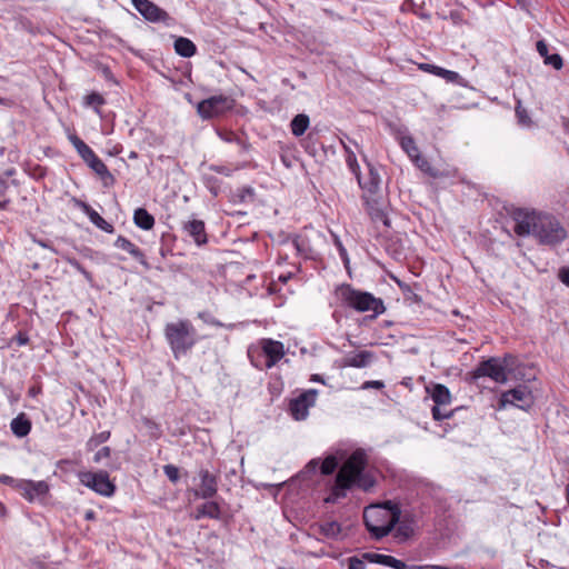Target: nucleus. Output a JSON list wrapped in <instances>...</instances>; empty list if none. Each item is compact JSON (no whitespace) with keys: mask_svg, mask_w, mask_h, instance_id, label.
I'll return each mask as SVG.
<instances>
[{"mask_svg":"<svg viewBox=\"0 0 569 569\" xmlns=\"http://www.w3.org/2000/svg\"><path fill=\"white\" fill-rule=\"evenodd\" d=\"M512 219L515 221L513 231L517 236L532 234L541 244L556 246L567 238L566 229L551 214L518 208L513 210Z\"/></svg>","mask_w":569,"mask_h":569,"instance_id":"obj_1","label":"nucleus"},{"mask_svg":"<svg viewBox=\"0 0 569 569\" xmlns=\"http://www.w3.org/2000/svg\"><path fill=\"white\" fill-rule=\"evenodd\" d=\"M367 463V455L362 449L353 451L338 471L327 501H336L346 497L347 490L351 489L352 486L366 491L373 488L376 485L375 478L365 472Z\"/></svg>","mask_w":569,"mask_h":569,"instance_id":"obj_2","label":"nucleus"},{"mask_svg":"<svg viewBox=\"0 0 569 569\" xmlns=\"http://www.w3.org/2000/svg\"><path fill=\"white\" fill-rule=\"evenodd\" d=\"M400 507L388 500L381 505L367 507L363 511V521L367 530L375 539L388 536L399 522Z\"/></svg>","mask_w":569,"mask_h":569,"instance_id":"obj_3","label":"nucleus"},{"mask_svg":"<svg viewBox=\"0 0 569 569\" xmlns=\"http://www.w3.org/2000/svg\"><path fill=\"white\" fill-rule=\"evenodd\" d=\"M164 337L174 359L187 355L198 342L197 330L189 320L169 322L164 327Z\"/></svg>","mask_w":569,"mask_h":569,"instance_id":"obj_4","label":"nucleus"},{"mask_svg":"<svg viewBox=\"0 0 569 569\" xmlns=\"http://www.w3.org/2000/svg\"><path fill=\"white\" fill-rule=\"evenodd\" d=\"M336 293L339 300L349 308L358 312L372 311L371 319L377 318L386 311L383 301L376 298L370 292L355 289L351 284H341L337 288Z\"/></svg>","mask_w":569,"mask_h":569,"instance_id":"obj_5","label":"nucleus"},{"mask_svg":"<svg viewBox=\"0 0 569 569\" xmlns=\"http://www.w3.org/2000/svg\"><path fill=\"white\" fill-rule=\"evenodd\" d=\"M69 140L81 159L101 179L103 186H113L116 182L113 174L109 171L104 162L94 153V151L77 134L69 136Z\"/></svg>","mask_w":569,"mask_h":569,"instance_id":"obj_6","label":"nucleus"},{"mask_svg":"<svg viewBox=\"0 0 569 569\" xmlns=\"http://www.w3.org/2000/svg\"><path fill=\"white\" fill-rule=\"evenodd\" d=\"M510 360H512L511 355H506L502 358L491 357L482 360L469 372V380L475 382L480 378L488 377L497 383H505L508 380L507 367L510 365Z\"/></svg>","mask_w":569,"mask_h":569,"instance_id":"obj_7","label":"nucleus"},{"mask_svg":"<svg viewBox=\"0 0 569 569\" xmlns=\"http://www.w3.org/2000/svg\"><path fill=\"white\" fill-rule=\"evenodd\" d=\"M78 478L81 485L101 496L111 497L116 491V485L110 480L107 471H80Z\"/></svg>","mask_w":569,"mask_h":569,"instance_id":"obj_8","label":"nucleus"},{"mask_svg":"<svg viewBox=\"0 0 569 569\" xmlns=\"http://www.w3.org/2000/svg\"><path fill=\"white\" fill-rule=\"evenodd\" d=\"M234 100L230 97L218 94L201 100L197 106V112L203 120L219 117L233 108Z\"/></svg>","mask_w":569,"mask_h":569,"instance_id":"obj_9","label":"nucleus"},{"mask_svg":"<svg viewBox=\"0 0 569 569\" xmlns=\"http://www.w3.org/2000/svg\"><path fill=\"white\" fill-rule=\"evenodd\" d=\"M318 391L309 389L300 393L289 402V411L295 420H305L308 417L309 409L316 405Z\"/></svg>","mask_w":569,"mask_h":569,"instance_id":"obj_10","label":"nucleus"},{"mask_svg":"<svg viewBox=\"0 0 569 569\" xmlns=\"http://www.w3.org/2000/svg\"><path fill=\"white\" fill-rule=\"evenodd\" d=\"M134 9L148 21L157 23L163 22L164 24H169L171 21V17L169 13L158 7L150 0H131Z\"/></svg>","mask_w":569,"mask_h":569,"instance_id":"obj_11","label":"nucleus"},{"mask_svg":"<svg viewBox=\"0 0 569 569\" xmlns=\"http://www.w3.org/2000/svg\"><path fill=\"white\" fill-rule=\"evenodd\" d=\"M499 407L506 408L508 405L520 409H527L532 405V395L526 386H518L515 389L503 392L499 400Z\"/></svg>","mask_w":569,"mask_h":569,"instance_id":"obj_12","label":"nucleus"},{"mask_svg":"<svg viewBox=\"0 0 569 569\" xmlns=\"http://www.w3.org/2000/svg\"><path fill=\"white\" fill-rule=\"evenodd\" d=\"M17 490L29 501L44 498L49 492V485L41 481L20 479L17 483Z\"/></svg>","mask_w":569,"mask_h":569,"instance_id":"obj_13","label":"nucleus"},{"mask_svg":"<svg viewBox=\"0 0 569 569\" xmlns=\"http://www.w3.org/2000/svg\"><path fill=\"white\" fill-rule=\"evenodd\" d=\"M259 357H266L267 369L272 368L284 356L283 343L272 339H262Z\"/></svg>","mask_w":569,"mask_h":569,"instance_id":"obj_14","label":"nucleus"},{"mask_svg":"<svg viewBox=\"0 0 569 569\" xmlns=\"http://www.w3.org/2000/svg\"><path fill=\"white\" fill-rule=\"evenodd\" d=\"M200 487L196 491V496L202 499H210L217 495L218 491V477L211 473L208 469L199 471Z\"/></svg>","mask_w":569,"mask_h":569,"instance_id":"obj_15","label":"nucleus"},{"mask_svg":"<svg viewBox=\"0 0 569 569\" xmlns=\"http://www.w3.org/2000/svg\"><path fill=\"white\" fill-rule=\"evenodd\" d=\"M357 181L359 187L363 190V196H377L381 178L378 171L371 166L368 164V176L361 177V173L357 177Z\"/></svg>","mask_w":569,"mask_h":569,"instance_id":"obj_16","label":"nucleus"},{"mask_svg":"<svg viewBox=\"0 0 569 569\" xmlns=\"http://www.w3.org/2000/svg\"><path fill=\"white\" fill-rule=\"evenodd\" d=\"M182 230L199 247H201L208 242L206 226L202 220L192 219V220L186 221L183 223Z\"/></svg>","mask_w":569,"mask_h":569,"instance_id":"obj_17","label":"nucleus"},{"mask_svg":"<svg viewBox=\"0 0 569 569\" xmlns=\"http://www.w3.org/2000/svg\"><path fill=\"white\" fill-rule=\"evenodd\" d=\"M366 209L371 220L375 222L381 221L386 227H389L390 221L386 214L382 203L377 196H362Z\"/></svg>","mask_w":569,"mask_h":569,"instance_id":"obj_18","label":"nucleus"},{"mask_svg":"<svg viewBox=\"0 0 569 569\" xmlns=\"http://www.w3.org/2000/svg\"><path fill=\"white\" fill-rule=\"evenodd\" d=\"M73 202L79 209H81L88 216L90 221L97 228H99L100 230H102L107 233L114 232L113 226L110 222L106 221L94 209L91 208L90 204H88L87 202H84L82 200L76 199V198L73 199Z\"/></svg>","mask_w":569,"mask_h":569,"instance_id":"obj_19","label":"nucleus"},{"mask_svg":"<svg viewBox=\"0 0 569 569\" xmlns=\"http://www.w3.org/2000/svg\"><path fill=\"white\" fill-rule=\"evenodd\" d=\"M114 246L121 250L127 251L133 259H136L146 270H149L151 266L146 259L144 253L128 238L119 236L114 241Z\"/></svg>","mask_w":569,"mask_h":569,"instance_id":"obj_20","label":"nucleus"},{"mask_svg":"<svg viewBox=\"0 0 569 569\" xmlns=\"http://www.w3.org/2000/svg\"><path fill=\"white\" fill-rule=\"evenodd\" d=\"M376 358L372 351L362 350L357 353H349L343 358L345 367L366 368Z\"/></svg>","mask_w":569,"mask_h":569,"instance_id":"obj_21","label":"nucleus"},{"mask_svg":"<svg viewBox=\"0 0 569 569\" xmlns=\"http://www.w3.org/2000/svg\"><path fill=\"white\" fill-rule=\"evenodd\" d=\"M538 53L543 58V62L547 66L553 67L556 70H560L563 67V60L560 54H549L548 44L543 40H539L536 43Z\"/></svg>","mask_w":569,"mask_h":569,"instance_id":"obj_22","label":"nucleus"},{"mask_svg":"<svg viewBox=\"0 0 569 569\" xmlns=\"http://www.w3.org/2000/svg\"><path fill=\"white\" fill-rule=\"evenodd\" d=\"M31 420L24 412L19 413L10 423L12 433L18 438L28 436L31 431Z\"/></svg>","mask_w":569,"mask_h":569,"instance_id":"obj_23","label":"nucleus"},{"mask_svg":"<svg viewBox=\"0 0 569 569\" xmlns=\"http://www.w3.org/2000/svg\"><path fill=\"white\" fill-rule=\"evenodd\" d=\"M427 391L436 403L435 406H447L452 400L451 393L445 385L435 383L431 388L428 387Z\"/></svg>","mask_w":569,"mask_h":569,"instance_id":"obj_24","label":"nucleus"},{"mask_svg":"<svg viewBox=\"0 0 569 569\" xmlns=\"http://www.w3.org/2000/svg\"><path fill=\"white\" fill-rule=\"evenodd\" d=\"M204 517L216 520L221 519V508L219 503L216 501H208L198 507L194 515V519L199 520Z\"/></svg>","mask_w":569,"mask_h":569,"instance_id":"obj_25","label":"nucleus"},{"mask_svg":"<svg viewBox=\"0 0 569 569\" xmlns=\"http://www.w3.org/2000/svg\"><path fill=\"white\" fill-rule=\"evenodd\" d=\"M174 50L179 56L190 58L196 54L197 47L190 39L179 37L174 40Z\"/></svg>","mask_w":569,"mask_h":569,"instance_id":"obj_26","label":"nucleus"},{"mask_svg":"<svg viewBox=\"0 0 569 569\" xmlns=\"http://www.w3.org/2000/svg\"><path fill=\"white\" fill-rule=\"evenodd\" d=\"M133 222L143 230H150L154 226V218L144 208H138L133 212Z\"/></svg>","mask_w":569,"mask_h":569,"instance_id":"obj_27","label":"nucleus"},{"mask_svg":"<svg viewBox=\"0 0 569 569\" xmlns=\"http://www.w3.org/2000/svg\"><path fill=\"white\" fill-rule=\"evenodd\" d=\"M310 123L309 117L305 113L297 114L290 122L291 132L296 137H301Z\"/></svg>","mask_w":569,"mask_h":569,"instance_id":"obj_28","label":"nucleus"},{"mask_svg":"<svg viewBox=\"0 0 569 569\" xmlns=\"http://www.w3.org/2000/svg\"><path fill=\"white\" fill-rule=\"evenodd\" d=\"M400 146L411 160L420 154L419 148L411 136L401 137Z\"/></svg>","mask_w":569,"mask_h":569,"instance_id":"obj_29","label":"nucleus"},{"mask_svg":"<svg viewBox=\"0 0 569 569\" xmlns=\"http://www.w3.org/2000/svg\"><path fill=\"white\" fill-rule=\"evenodd\" d=\"M412 161L421 171H423L428 176H430L432 178L439 177L438 170L435 169L430 164V162L425 157H422L421 154H418V157L413 158Z\"/></svg>","mask_w":569,"mask_h":569,"instance_id":"obj_30","label":"nucleus"},{"mask_svg":"<svg viewBox=\"0 0 569 569\" xmlns=\"http://www.w3.org/2000/svg\"><path fill=\"white\" fill-rule=\"evenodd\" d=\"M319 530L320 533L327 538H337L341 532L340 525L336 521H329L320 525Z\"/></svg>","mask_w":569,"mask_h":569,"instance_id":"obj_31","label":"nucleus"},{"mask_svg":"<svg viewBox=\"0 0 569 569\" xmlns=\"http://www.w3.org/2000/svg\"><path fill=\"white\" fill-rule=\"evenodd\" d=\"M84 99V103L87 106L92 107L98 114L101 113L100 107L106 103V99L102 94H100L99 92H91L88 96H86Z\"/></svg>","mask_w":569,"mask_h":569,"instance_id":"obj_32","label":"nucleus"},{"mask_svg":"<svg viewBox=\"0 0 569 569\" xmlns=\"http://www.w3.org/2000/svg\"><path fill=\"white\" fill-rule=\"evenodd\" d=\"M110 438V431H102L100 433L93 435L88 441H87V449L93 450L99 445L106 442Z\"/></svg>","mask_w":569,"mask_h":569,"instance_id":"obj_33","label":"nucleus"},{"mask_svg":"<svg viewBox=\"0 0 569 569\" xmlns=\"http://www.w3.org/2000/svg\"><path fill=\"white\" fill-rule=\"evenodd\" d=\"M259 349L249 348L248 350V357L252 363L253 367H256L259 370L267 369V360L266 357H259L257 352H259Z\"/></svg>","mask_w":569,"mask_h":569,"instance_id":"obj_34","label":"nucleus"},{"mask_svg":"<svg viewBox=\"0 0 569 569\" xmlns=\"http://www.w3.org/2000/svg\"><path fill=\"white\" fill-rule=\"evenodd\" d=\"M433 74L443 78L447 82H458L460 79V74L458 72L447 70L438 66L436 67Z\"/></svg>","mask_w":569,"mask_h":569,"instance_id":"obj_35","label":"nucleus"},{"mask_svg":"<svg viewBox=\"0 0 569 569\" xmlns=\"http://www.w3.org/2000/svg\"><path fill=\"white\" fill-rule=\"evenodd\" d=\"M338 467V460L335 456L327 457L320 467L321 473L325 476L331 475Z\"/></svg>","mask_w":569,"mask_h":569,"instance_id":"obj_36","label":"nucleus"},{"mask_svg":"<svg viewBox=\"0 0 569 569\" xmlns=\"http://www.w3.org/2000/svg\"><path fill=\"white\" fill-rule=\"evenodd\" d=\"M413 535V528L411 525L406 522H400L398 527L396 528V538L400 540H407Z\"/></svg>","mask_w":569,"mask_h":569,"instance_id":"obj_37","label":"nucleus"},{"mask_svg":"<svg viewBox=\"0 0 569 569\" xmlns=\"http://www.w3.org/2000/svg\"><path fill=\"white\" fill-rule=\"evenodd\" d=\"M66 261L77 271H79L88 280H92V274L89 272L76 258L66 257Z\"/></svg>","mask_w":569,"mask_h":569,"instance_id":"obj_38","label":"nucleus"},{"mask_svg":"<svg viewBox=\"0 0 569 569\" xmlns=\"http://www.w3.org/2000/svg\"><path fill=\"white\" fill-rule=\"evenodd\" d=\"M363 559H366V560H368L369 562H372V563H379V565L387 566L388 559H389V555H381V553H375V552H366V553H363Z\"/></svg>","mask_w":569,"mask_h":569,"instance_id":"obj_39","label":"nucleus"},{"mask_svg":"<svg viewBox=\"0 0 569 569\" xmlns=\"http://www.w3.org/2000/svg\"><path fill=\"white\" fill-rule=\"evenodd\" d=\"M440 407L441 406H433L432 409H431L432 418L436 421H441V420H445V419H449V418H451L453 416V410L443 411Z\"/></svg>","mask_w":569,"mask_h":569,"instance_id":"obj_40","label":"nucleus"},{"mask_svg":"<svg viewBox=\"0 0 569 569\" xmlns=\"http://www.w3.org/2000/svg\"><path fill=\"white\" fill-rule=\"evenodd\" d=\"M203 181L211 193L217 196L220 191L219 180L213 176H204Z\"/></svg>","mask_w":569,"mask_h":569,"instance_id":"obj_41","label":"nucleus"},{"mask_svg":"<svg viewBox=\"0 0 569 569\" xmlns=\"http://www.w3.org/2000/svg\"><path fill=\"white\" fill-rule=\"evenodd\" d=\"M346 162L351 172L356 176V178L360 174V167L358 164L357 158L355 152H349V154L346 156Z\"/></svg>","mask_w":569,"mask_h":569,"instance_id":"obj_42","label":"nucleus"},{"mask_svg":"<svg viewBox=\"0 0 569 569\" xmlns=\"http://www.w3.org/2000/svg\"><path fill=\"white\" fill-rule=\"evenodd\" d=\"M163 472L171 482L176 483L179 480L180 473L178 467L173 465H166L163 467Z\"/></svg>","mask_w":569,"mask_h":569,"instance_id":"obj_43","label":"nucleus"},{"mask_svg":"<svg viewBox=\"0 0 569 569\" xmlns=\"http://www.w3.org/2000/svg\"><path fill=\"white\" fill-rule=\"evenodd\" d=\"M254 191L251 187H241L237 190L236 197L239 198V202H246L248 198L252 199Z\"/></svg>","mask_w":569,"mask_h":569,"instance_id":"obj_44","label":"nucleus"},{"mask_svg":"<svg viewBox=\"0 0 569 569\" xmlns=\"http://www.w3.org/2000/svg\"><path fill=\"white\" fill-rule=\"evenodd\" d=\"M111 455V449L109 447H102L101 449H99L94 457H93V461L96 463H99L101 462L103 459H108Z\"/></svg>","mask_w":569,"mask_h":569,"instance_id":"obj_45","label":"nucleus"},{"mask_svg":"<svg viewBox=\"0 0 569 569\" xmlns=\"http://www.w3.org/2000/svg\"><path fill=\"white\" fill-rule=\"evenodd\" d=\"M516 114L520 123L528 124L530 122V118L528 116L527 110L522 108L520 103H518V106L516 107Z\"/></svg>","mask_w":569,"mask_h":569,"instance_id":"obj_46","label":"nucleus"},{"mask_svg":"<svg viewBox=\"0 0 569 569\" xmlns=\"http://www.w3.org/2000/svg\"><path fill=\"white\" fill-rule=\"evenodd\" d=\"M365 560L366 559H360L358 557H350L348 559V568L349 569H365L366 565H365Z\"/></svg>","mask_w":569,"mask_h":569,"instance_id":"obj_47","label":"nucleus"},{"mask_svg":"<svg viewBox=\"0 0 569 569\" xmlns=\"http://www.w3.org/2000/svg\"><path fill=\"white\" fill-rule=\"evenodd\" d=\"M387 566L391 567L393 569H409L410 568L407 566L406 562H403L402 560H399L392 556H389Z\"/></svg>","mask_w":569,"mask_h":569,"instance_id":"obj_48","label":"nucleus"},{"mask_svg":"<svg viewBox=\"0 0 569 569\" xmlns=\"http://www.w3.org/2000/svg\"><path fill=\"white\" fill-rule=\"evenodd\" d=\"M387 566L391 567L393 569H409L410 568L407 566L406 562H403L402 560H399L392 556H389Z\"/></svg>","mask_w":569,"mask_h":569,"instance_id":"obj_49","label":"nucleus"},{"mask_svg":"<svg viewBox=\"0 0 569 569\" xmlns=\"http://www.w3.org/2000/svg\"><path fill=\"white\" fill-rule=\"evenodd\" d=\"M12 340L18 345V346H24L29 342V337L26 332L23 331H18V333L12 338Z\"/></svg>","mask_w":569,"mask_h":569,"instance_id":"obj_50","label":"nucleus"},{"mask_svg":"<svg viewBox=\"0 0 569 569\" xmlns=\"http://www.w3.org/2000/svg\"><path fill=\"white\" fill-rule=\"evenodd\" d=\"M558 278L563 284L569 287V267L561 268L559 270Z\"/></svg>","mask_w":569,"mask_h":569,"instance_id":"obj_51","label":"nucleus"},{"mask_svg":"<svg viewBox=\"0 0 569 569\" xmlns=\"http://www.w3.org/2000/svg\"><path fill=\"white\" fill-rule=\"evenodd\" d=\"M20 479H14L10 476H7V475H0V482L4 483V485H8V486H11L13 487L14 489H17V483L19 482Z\"/></svg>","mask_w":569,"mask_h":569,"instance_id":"obj_52","label":"nucleus"},{"mask_svg":"<svg viewBox=\"0 0 569 569\" xmlns=\"http://www.w3.org/2000/svg\"><path fill=\"white\" fill-rule=\"evenodd\" d=\"M383 387H385V383L380 380H370V381H366L362 385V389H369V388L382 389Z\"/></svg>","mask_w":569,"mask_h":569,"instance_id":"obj_53","label":"nucleus"},{"mask_svg":"<svg viewBox=\"0 0 569 569\" xmlns=\"http://www.w3.org/2000/svg\"><path fill=\"white\" fill-rule=\"evenodd\" d=\"M209 168H210V170H212V171H214L217 173L227 176V177H229L231 174V170L229 168H227V167H223V166L211 164Z\"/></svg>","mask_w":569,"mask_h":569,"instance_id":"obj_54","label":"nucleus"},{"mask_svg":"<svg viewBox=\"0 0 569 569\" xmlns=\"http://www.w3.org/2000/svg\"><path fill=\"white\" fill-rule=\"evenodd\" d=\"M436 67L437 66L430 64V63H421V64H419V69L420 70L429 72V73H432V74H433V72L436 70Z\"/></svg>","mask_w":569,"mask_h":569,"instance_id":"obj_55","label":"nucleus"},{"mask_svg":"<svg viewBox=\"0 0 569 569\" xmlns=\"http://www.w3.org/2000/svg\"><path fill=\"white\" fill-rule=\"evenodd\" d=\"M8 191V183L0 177V198H4Z\"/></svg>","mask_w":569,"mask_h":569,"instance_id":"obj_56","label":"nucleus"},{"mask_svg":"<svg viewBox=\"0 0 569 569\" xmlns=\"http://www.w3.org/2000/svg\"><path fill=\"white\" fill-rule=\"evenodd\" d=\"M10 204V199H3L0 201V210H6Z\"/></svg>","mask_w":569,"mask_h":569,"instance_id":"obj_57","label":"nucleus"},{"mask_svg":"<svg viewBox=\"0 0 569 569\" xmlns=\"http://www.w3.org/2000/svg\"><path fill=\"white\" fill-rule=\"evenodd\" d=\"M84 518H86L87 520H93V519L96 518V513H94V511H93V510H88V511L86 512V515H84Z\"/></svg>","mask_w":569,"mask_h":569,"instance_id":"obj_58","label":"nucleus"},{"mask_svg":"<svg viewBox=\"0 0 569 569\" xmlns=\"http://www.w3.org/2000/svg\"><path fill=\"white\" fill-rule=\"evenodd\" d=\"M519 6L522 8H527L530 3V0H516Z\"/></svg>","mask_w":569,"mask_h":569,"instance_id":"obj_59","label":"nucleus"},{"mask_svg":"<svg viewBox=\"0 0 569 569\" xmlns=\"http://www.w3.org/2000/svg\"><path fill=\"white\" fill-rule=\"evenodd\" d=\"M312 381L323 382L322 378L319 375H313L311 378Z\"/></svg>","mask_w":569,"mask_h":569,"instance_id":"obj_60","label":"nucleus"},{"mask_svg":"<svg viewBox=\"0 0 569 569\" xmlns=\"http://www.w3.org/2000/svg\"><path fill=\"white\" fill-rule=\"evenodd\" d=\"M4 513H6V507L2 502H0V515L4 516Z\"/></svg>","mask_w":569,"mask_h":569,"instance_id":"obj_61","label":"nucleus"},{"mask_svg":"<svg viewBox=\"0 0 569 569\" xmlns=\"http://www.w3.org/2000/svg\"><path fill=\"white\" fill-rule=\"evenodd\" d=\"M343 149L346 151V156L349 154V152H353L350 147H348L347 144L343 143Z\"/></svg>","mask_w":569,"mask_h":569,"instance_id":"obj_62","label":"nucleus"},{"mask_svg":"<svg viewBox=\"0 0 569 569\" xmlns=\"http://www.w3.org/2000/svg\"><path fill=\"white\" fill-rule=\"evenodd\" d=\"M398 284H399V288H401L402 290L409 289V287L407 284L403 286L401 282H398Z\"/></svg>","mask_w":569,"mask_h":569,"instance_id":"obj_63","label":"nucleus"},{"mask_svg":"<svg viewBox=\"0 0 569 569\" xmlns=\"http://www.w3.org/2000/svg\"><path fill=\"white\" fill-rule=\"evenodd\" d=\"M39 244L44 247V248H47V244L44 242H42V241H39Z\"/></svg>","mask_w":569,"mask_h":569,"instance_id":"obj_64","label":"nucleus"}]
</instances>
